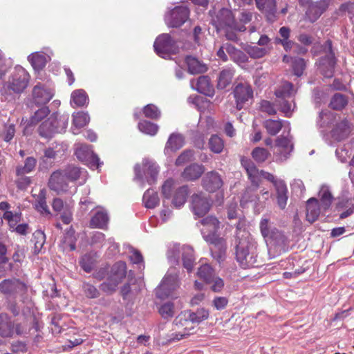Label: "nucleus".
Listing matches in <instances>:
<instances>
[{"instance_id":"obj_1","label":"nucleus","mask_w":354,"mask_h":354,"mask_svg":"<svg viewBox=\"0 0 354 354\" xmlns=\"http://www.w3.org/2000/svg\"><path fill=\"white\" fill-rule=\"evenodd\" d=\"M209 317V311L205 308H199L196 312L185 311L178 315L174 323L178 331L171 339L180 340L187 337L194 330V324H198Z\"/></svg>"},{"instance_id":"obj_2","label":"nucleus","mask_w":354,"mask_h":354,"mask_svg":"<svg viewBox=\"0 0 354 354\" xmlns=\"http://www.w3.org/2000/svg\"><path fill=\"white\" fill-rule=\"evenodd\" d=\"M333 122L332 129L330 131L331 137L340 141L346 138L353 129V125L346 118H341L329 111H322L319 113L317 123L320 127L328 125Z\"/></svg>"},{"instance_id":"obj_3","label":"nucleus","mask_w":354,"mask_h":354,"mask_svg":"<svg viewBox=\"0 0 354 354\" xmlns=\"http://www.w3.org/2000/svg\"><path fill=\"white\" fill-rule=\"evenodd\" d=\"M236 257L239 265L244 269L255 266L257 262L256 243L249 236L239 241L236 245Z\"/></svg>"},{"instance_id":"obj_4","label":"nucleus","mask_w":354,"mask_h":354,"mask_svg":"<svg viewBox=\"0 0 354 354\" xmlns=\"http://www.w3.org/2000/svg\"><path fill=\"white\" fill-rule=\"evenodd\" d=\"M29 79L30 75L24 68L21 67L17 68L12 80L5 84L1 90L2 95H5L6 100H10L12 92L21 93L28 86Z\"/></svg>"},{"instance_id":"obj_5","label":"nucleus","mask_w":354,"mask_h":354,"mask_svg":"<svg viewBox=\"0 0 354 354\" xmlns=\"http://www.w3.org/2000/svg\"><path fill=\"white\" fill-rule=\"evenodd\" d=\"M126 263L123 261L115 263L111 268L107 281L101 284V289L107 293L114 292L118 285L126 277Z\"/></svg>"},{"instance_id":"obj_6","label":"nucleus","mask_w":354,"mask_h":354,"mask_svg":"<svg viewBox=\"0 0 354 354\" xmlns=\"http://www.w3.org/2000/svg\"><path fill=\"white\" fill-rule=\"evenodd\" d=\"M142 165V169L138 165L135 167L136 179L139 180L142 185L145 181L149 185L154 183L159 173L158 166L156 162L149 160H144Z\"/></svg>"},{"instance_id":"obj_7","label":"nucleus","mask_w":354,"mask_h":354,"mask_svg":"<svg viewBox=\"0 0 354 354\" xmlns=\"http://www.w3.org/2000/svg\"><path fill=\"white\" fill-rule=\"evenodd\" d=\"M180 254L182 255L183 266L188 272H190L194 266V250L190 246L184 245L180 247L179 245H174L169 250L168 258L174 263L178 262Z\"/></svg>"},{"instance_id":"obj_8","label":"nucleus","mask_w":354,"mask_h":354,"mask_svg":"<svg viewBox=\"0 0 354 354\" xmlns=\"http://www.w3.org/2000/svg\"><path fill=\"white\" fill-rule=\"evenodd\" d=\"M178 287L177 274L169 270L164 277L159 287L156 290V295L160 299L172 295V292Z\"/></svg>"},{"instance_id":"obj_9","label":"nucleus","mask_w":354,"mask_h":354,"mask_svg":"<svg viewBox=\"0 0 354 354\" xmlns=\"http://www.w3.org/2000/svg\"><path fill=\"white\" fill-rule=\"evenodd\" d=\"M324 51L326 56L322 58L319 62L320 73L327 78L333 75L334 68L335 65V58L332 50V43L330 40L326 41L324 44Z\"/></svg>"},{"instance_id":"obj_10","label":"nucleus","mask_w":354,"mask_h":354,"mask_svg":"<svg viewBox=\"0 0 354 354\" xmlns=\"http://www.w3.org/2000/svg\"><path fill=\"white\" fill-rule=\"evenodd\" d=\"M289 133L290 129H288L286 136L281 135L275 140L277 151L274 152V156L276 157L277 161L282 162L286 160L292 151V138L289 135Z\"/></svg>"},{"instance_id":"obj_11","label":"nucleus","mask_w":354,"mask_h":354,"mask_svg":"<svg viewBox=\"0 0 354 354\" xmlns=\"http://www.w3.org/2000/svg\"><path fill=\"white\" fill-rule=\"evenodd\" d=\"M57 121V115L53 114L43 122L39 128L40 136L44 138H49L55 133L64 132L68 126L67 118H61L62 127H55Z\"/></svg>"},{"instance_id":"obj_12","label":"nucleus","mask_w":354,"mask_h":354,"mask_svg":"<svg viewBox=\"0 0 354 354\" xmlns=\"http://www.w3.org/2000/svg\"><path fill=\"white\" fill-rule=\"evenodd\" d=\"M189 10L185 6H176L166 13V24L172 28L181 26L189 18Z\"/></svg>"},{"instance_id":"obj_13","label":"nucleus","mask_w":354,"mask_h":354,"mask_svg":"<svg viewBox=\"0 0 354 354\" xmlns=\"http://www.w3.org/2000/svg\"><path fill=\"white\" fill-rule=\"evenodd\" d=\"M153 47L156 53L163 58L176 53L174 41L168 34H162L157 37Z\"/></svg>"},{"instance_id":"obj_14","label":"nucleus","mask_w":354,"mask_h":354,"mask_svg":"<svg viewBox=\"0 0 354 354\" xmlns=\"http://www.w3.org/2000/svg\"><path fill=\"white\" fill-rule=\"evenodd\" d=\"M75 146V155L80 160L91 165V167H99L100 158L93 153L90 146L82 143H78Z\"/></svg>"},{"instance_id":"obj_15","label":"nucleus","mask_w":354,"mask_h":354,"mask_svg":"<svg viewBox=\"0 0 354 354\" xmlns=\"http://www.w3.org/2000/svg\"><path fill=\"white\" fill-rule=\"evenodd\" d=\"M233 93L236 100V106L239 110L243 109L245 104L253 97L252 87L246 82L238 84Z\"/></svg>"},{"instance_id":"obj_16","label":"nucleus","mask_w":354,"mask_h":354,"mask_svg":"<svg viewBox=\"0 0 354 354\" xmlns=\"http://www.w3.org/2000/svg\"><path fill=\"white\" fill-rule=\"evenodd\" d=\"M53 90L40 82L35 85L32 91V100L37 105L47 104L53 98Z\"/></svg>"},{"instance_id":"obj_17","label":"nucleus","mask_w":354,"mask_h":354,"mask_svg":"<svg viewBox=\"0 0 354 354\" xmlns=\"http://www.w3.org/2000/svg\"><path fill=\"white\" fill-rule=\"evenodd\" d=\"M261 234L266 241H274L277 243L284 241V235L274 227L267 218H263L260 221Z\"/></svg>"},{"instance_id":"obj_18","label":"nucleus","mask_w":354,"mask_h":354,"mask_svg":"<svg viewBox=\"0 0 354 354\" xmlns=\"http://www.w3.org/2000/svg\"><path fill=\"white\" fill-rule=\"evenodd\" d=\"M212 24L218 32L227 28H235V21L232 13L227 8H223L218 12L212 19Z\"/></svg>"},{"instance_id":"obj_19","label":"nucleus","mask_w":354,"mask_h":354,"mask_svg":"<svg viewBox=\"0 0 354 354\" xmlns=\"http://www.w3.org/2000/svg\"><path fill=\"white\" fill-rule=\"evenodd\" d=\"M210 203L207 196L202 192L192 196V208L194 214L198 216H203L210 209Z\"/></svg>"},{"instance_id":"obj_20","label":"nucleus","mask_w":354,"mask_h":354,"mask_svg":"<svg viewBox=\"0 0 354 354\" xmlns=\"http://www.w3.org/2000/svg\"><path fill=\"white\" fill-rule=\"evenodd\" d=\"M205 241L211 245L210 250L212 257L218 262L223 261L227 248L225 239L218 234H214L209 238V240Z\"/></svg>"},{"instance_id":"obj_21","label":"nucleus","mask_w":354,"mask_h":354,"mask_svg":"<svg viewBox=\"0 0 354 354\" xmlns=\"http://www.w3.org/2000/svg\"><path fill=\"white\" fill-rule=\"evenodd\" d=\"M48 187L57 194L68 192V184L62 171H56L51 174Z\"/></svg>"},{"instance_id":"obj_22","label":"nucleus","mask_w":354,"mask_h":354,"mask_svg":"<svg viewBox=\"0 0 354 354\" xmlns=\"http://www.w3.org/2000/svg\"><path fill=\"white\" fill-rule=\"evenodd\" d=\"M26 288V285L15 278L4 279L0 282V292L6 295L22 292Z\"/></svg>"},{"instance_id":"obj_23","label":"nucleus","mask_w":354,"mask_h":354,"mask_svg":"<svg viewBox=\"0 0 354 354\" xmlns=\"http://www.w3.org/2000/svg\"><path fill=\"white\" fill-rule=\"evenodd\" d=\"M203 227L201 232L205 240H209V238L217 234L216 232L220 227V222L212 216H207L201 221Z\"/></svg>"},{"instance_id":"obj_24","label":"nucleus","mask_w":354,"mask_h":354,"mask_svg":"<svg viewBox=\"0 0 354 354\" xmlns=\"http://www.w3.org/2000/svg\"><path fill=\"white\" fill-rule=\"evenodd\" d=\"M203 187L209 192H214L223 185L221 176L216 171L207 172L202 180Z\"/></svg>"},{"instance_id":"obj_25","label":"nucleus","mask_w":354,"mask_h":354,"mask_svg":"<svg viewBox=\"0 0 354 354\" xmlns=\"http://www.w3.org/2000/svg\"><path fill=\"white\" fill-rule=\"evenodd\" d=\"M241 165L244 167L252 185L258 189L260 183V178L263 170H259L254 164L248 159L242 158Z\"/></svg>"},{"instance_id":"obj_26","label":"nucleus","mask_w":354,"mask_h":354,"mask_svg":"<svg viewBox=\"0 0 354 354\" xmlns=\"http://www.w3.org/2000/svg\"><path fill=\"white\" fill-rule=\"evenodd\" d=\"M191 85L199 93L205 95L212 96L214 95V86L207 76H201L196 80H192Z\"/></svg>"},{"instance_id":"obj_27","label":"nucleus","mask_w":354,"mask_h":354,"mask_svg":"<svg viewBox=\"0 0 354 354\" xmlns=\"http://www.w3.org/2000/svg\"><path fill=\"white\" fill-rule=\"evenodd\" d=\"M328 7L326 1H320L310 3L306 12V16L311 22L316 21Z\"/></svg>"},{"instance_id":"obj_28","label":"nucleus","mask_w":354,"mask_h":354,"mask_svg":"<svg viewBox=\"0 0 354 354\" xmlns=\"http://www.w3.org/2000/svg\"><path fill=\"white\" fill-rule=\"evenodd\" d=\"M322 207H319L318 201L311 198L307 201L306 205V219L310 223L315 222L321 213Z\"/></svg>"},{"instance_id":"obj_29","label":"nucleus","mask_w":354,"mask_h":354,"mask_svg":"<svg viewBox=\"0 0 354 354\" xmlns=\"http://www.w3.org/2000/svg\"><path fill=\"white\" fill-rule=\"evenodd\" d=\"M204 171L205 167L202 165L194 163L184 169L182 176L186 180H194L200 178Z\"/></svg>"},{"instance_id":"obj_30","label":"nucleus","mask_w":354,"mask_h":354,"mask_svg":"<svg viewBox=\"0 0 354 354\" xmlns=\"http://www.w3.org/2000/svg\"><path fill=\"white\" fill-rule=\"evenodd\" d=\"M14 323L5 314L0 315V335L3 337H10L14 334Z\"/></svg>"},{"instance_id":"obj_31","label":"nucleus","mask_w":354,"mask_h":354,"mask_svg":"<svg viewBox=\"0 0 354 354\" xmlns=\"http://www.w3.org/2000/svg\"><path fill=\"white\" fill-rule=\"evenodd\" d=\"M185 62L187 66L188 71L191 74L203 73L207 69L206 64L192 56H187L185 58Z\"/></svg>"},{"instance_id":"obj_32","label":"nucleus","mask_w":354,"mask_h":354,"mask_svg":"<svg viewBox=\"0 0 354 354\" xmlns=\"http://www.w3.org/2000/svg\"><path fill=\"white\" fill-rule=\"evenodd\" d=\"M188 193L187 186L184 185L176 189L174 192L172 205L176 208L183 206L187 201Z\"/></svg>"},{"instance_id":"obj_33","label":"nucleus","mask_w":354,"mask_h":354,"mask_svg":"<svg viewBox=\"0 0 354 354\" xmlns=\"http://www.w3.org/2000/svg\"><path fill=\"white\" fill-rule=\"evenodd\" d=\"M225 51L228 53L230 58L235 62L239 64L245 63L248 61V57L241 50L236 48L230 44H225Z\"/></svg>"},{"instance_id":"obj_34","label":"nucleus","mask_w":354,"mask_h":354,"mask_svg":"<svg viewBox=\"0 0 354 354\" xmlns=\"http://www.w3.org/2000/svg\"><path fill=\"white\" fill-rule=\"evenodd\" d=\"M184 145L183 136L177 133H171L166 143L165 151L168 152L169 150L175 151L180 149Z\"/></svg>"},{"instance_id":"obj_35","label":"nucleus","mask_w":354,"mask_h":354,"mask_svg":"<svg viewBox=\"0 0 354 354\" xmlns=\"http://www.w3.org/2000/svg\"><path fill=\"white\" fill-rule=\"evenodd\" d=\"M275 191L277 194V204L281 209H283L286 206L288 201V189L286 183L279 182L276 185Z\"/></svg>"},{"instance_id":"obj_36","label":"nucleus","mask_w":354,"mask_h":354,"mask_svg":"<svg viewBox=\"0 0 354 354\" xmlns=\"http://www.w3.org/2000/svg\"><path fill=\"white\" fill-rule=\"evenodd\" d=\"M109 217L104 210H97L91 219L90 225L92 227L103 228L106 225Z\"/></svg>"},{"instance_id":"obj_37","label":"nucleus","mask_w":354,"mask_h":354,"mask_svg":"<svg viewBox=\"0 0 354 354\" xmlns=\"http://www.w3.org/2000/svg\"><path fill=\"white\" fill-rule=\"evenodd\" d=\"M197 275L206 283L210 284L216 274L214 269L208 263H204L198 268Z\"/></svg>"},{"instance_id":"obj_38","label":"nucleus","mask_w":354,"mask_h":354,"mask_svg":"<svg viewBox=\"0 0 354 354\" xmlns=\"http://www.w3.org/2000/svg\"><path fill=\"white\" fill-rule=\"evenodd\" d=\"M234 74V71L231 68L223 69L218 78V88L224 89L229 86L232 82Z\"/></svg>"},{"instance_id":"obj_39","label":"nucleus","mask_w":354,"mask_h":354,"mask_svg":"<svg viewBox=\"0 0 354 354\" xmlns=\"http://www.w3.org/2000/svg\"><path fill=\"white\" fill-rule=\"evenodd\" d=\"M283 121L281 120H266L263 122V127L267 133L270 136L277 135L283 127Z\"/></svg>"},{"instance_id":"obj_40","label":"nucleus","mask_w":354,"mask_h":354,"mask_svg":"<svg viewBox=\"0 0 354 354\" xmlns=\"http://www.w3.org/2000/svg\"><path fill=\"white\" fill-rule=\"evenodd\" d=\"M257 7L266 14L273 16L276 12L275 0H255Z\"/></svg>"},{"instance_id":"obj_41","label":"nucleus","mask_w":354,"mask_h":354,"mask_svg":"<svg viewBox=\"0 0 354 354\" xmlns=\"http://www.w3.org/2000/svg\"><path fill=\"white\" fill-rule=\"evenodd\" d=\"M319 196L321 201V207L322 210L328 209L333 201V196L330 192L328 187L326 186H322L319 192Z\"/></svg>"},{"instance_id":"obj_42","label":"nucleus","mask_w":354,"mask_h":354,"mask_svg":"<svg viewBox=\"0 0 354 354\" xmlns=\"http://www.w3.org/2000/svg\"><path fill=\"white\" fill-rule=\"evenodd\" d=\"M143 202L147 208H154L159 204L158 194L153 189L147 190L143 195Z\"/></svg>"},{"instance_id":"obj_43","label":"nucleus","mask_w":354,"mask_h":354,"mask_svg":"<svg viewBox=\"0 0 354 354\" xmlns=\"http://www.w3.org/2000/svg\"><path fill=\"white\" fill-rule=\"evenodd\" d=\"M88 102V96L84 90L73 91L71 94V103L73 106H82Z\"/></svg>"},{"instance_id":"obj_44","label":"nucleus","mask_w":354,"mask_h":354,"mask_svg":"<svg viewBox=\"0 0 354 354\" xmlns=\"http://www.w3.org/2000/svg\"><path fill=\"white\" fill-rule=\"evenodd\" d=\"M35 208L42 214L49 215L50 212L46 201L45 192L40 190L35 201Z\"/></svg>"},{"instance_id":"obj_45","label":"nucleus","mask_w":354,"mask_h":354,"mask_svg":"<svg viewBox=\"0 0 354 354\" xmlns=\"http://www.w3.org/2000/svg\"><path fill=\"white\" fill-rule=\"evenodd\" d=\"M96 261V254L95 253H88L84 255L80 263L82 268L86 272H90L95 263Z\"/></svg>"},{"instance_id":"obj_46","label":"nucleus","mask_w":354,"mask_h":354,"mask_svg":"<svg viewBox=\"0 0 354 354\" xmlns=\"http://www.w3.org/2000/svg\"><path fill=\"white\" fill-rule=\"evenodd\" d=\"M28 60L35 70L41 69L46 64L45 55L39 53H32L28 56Z\"/></svg>"},{"instance_id":"obj_47","label":"nucleus","mask_w":354,"mask_h":354,"mask_svg":"<svg viewBox=\"0 0 354 354\" xmlns=\"http://www.w3.org/2000/svg\"><path fill=\"white\" fill-rule=\"evenodd\" d=\"M90 120V118L86 113L77 112L73 115V124L77 129H80L86 126Z\"/></svg>"},{"instance_id":"obj_48","label":"nucleus","mask_w":354,"mask_h":354,"mask_svg":"<svg viewBox=\"0 0 354 354\" xmlns=\"http://www.w3.org/2000/svg\"><path fill=\"white\" fill-rule=\"evenodd\" d=\"M138 129L145 134L154 136L158 131V126L151 122L143 120L139 122Z\"/></svg>"},{"instance_id":"obj_49","label":"nucleus","mask_w":354,"mask_h":354,"mask_svg":"<svg viewBox=\"0 0 354 354\" xmlns=\"http://www.w3.org/2000/svg\"><path fill=\"white\" fill-rule=\"evenodd\" d=\"M348 103L345 95L341 93H335L331 98L330 106L333 109L340 110L343 109Z\"/></svg>"},{"instance_id":"obj_50","label":"nucleus","mask_w":354,"mask_h":354,"mask_svg":"<svg viewBox=\"0 0 354 354\" xmlns=\"http://www.w3.org/2000/svg\"><path fill=\"white\" fill-rule=\"evenodd\" d=\"M293 93V85L286 82L275 91V95L278 99H286L290 97Z\"/></svg>"},{"instance_id":"obj_51","label":"nucleus","mask_w":354,"mask_h":354,"mask_svg":"<svg viewBox=\"0 0 354 354\" xmlns=\"http://www.w3.org/2000/svg\"><path fill=\"white\" fill-rule=\"evenodd\" d=\"M209 147L212 152L220 153L224 148L223 140L216 135L212 136L209 140Z\"/></svg>"},{"instance_id":"obj_52","label":"nucleus","mask_w":354,"mask_h":354,"mask_svg":"<svg viewBox=\"0 0 354 354\" xmlns=\"http://www.w3.org/2000/svg\"><path fill=\"white\" fill-rule=\"evenodd\" d=\"M251 155L256 162H263L268 159L270 153L265 148L256 147L252 150Z\"/></svg>"},{"instance_id":"obj_53","label":"nucleus","mask_w":354,"mask_h":354,"mask_svg":"<svg viewBox=\"0 0 354 354\" xmlns=\"http://www.w3.org/2000/svg\"><path fill=\"white\" fill-rule=\"evenodd\" d=\"M50 113L48 107L43 106L35 112L34 115L30 118L29 123L30 125H35L42 119L46 118Z\"/></svg>"},{"instance_id":"obj_54","label":"nucleus","mask_w":354,"mask_h":354,"mask_svg":"<svg viewBox=\"0 0 354 354\" xmlns=\"http://www.w3.org/2000/svg\"><path fill=\"white\" fill-rule=\"evenodd\" d=\"M45 241H46V235L42 231L37 230L33 234L32 241L34 242V245H35V253H38L41 251V250L45 243Z\"/></svg>"},{"instance_id":"obj_55","label":"nucleus","mask_w":354,"mask_h":354,"mask_svg":"<svg viewBox=\"0 0 354 354\" xmlns=\"http://www.w3.org/2000/svg\"><path fill=\"white\" fill-rule=\"evenodd\" d=\"M257 189L254 186L248 187L245 189L243 194L241 203H248L257 201L259 200V197L255 194Z\"/></svg>"},{"instance_id":"obj_56","label":"nucleus","mask_w":354,"mask_h":354,"mask_svg":"<svg viewBox=\"0 0 354 354\" xmlns=\"http://www.w3.org/2000/svg\"><path fill=\"white\" fill-rule=\"evenodd\" d=\"M176 183L172 179H167L162 186V194L166 198H170L175 189Z\"/></svg>"},{"instance_id":"obj_57","label":"nucleus","mask_w":354,"mask_h":354,"mask_svg":"<svg viewBox=\"0 0 354 354\" xmlns=\"http://www.w3.org/2000/svg\"><path fill=\"white\" fill-rule=\"evenodd\" d=\"M248 54L254 59L261 58L266 55L267 50L265 48H260L256 46H248L245 49Z\"/></svg>"},{"instance_id":"obj_58","label":"nucleus","mask_w":354,"mask_h":354,"mask_svg":"<svg viewBox=\"0 0 354 354\" xmlns=\"http://www.w3.org/2000/svg\"><path fill=\"white\" fill-rule=\"evenodd\" d=\"M143 113L145 117L151 119H158L160 116V111L153 104H147L143 109Z\"/></svg>"},{"instance_id":"obj_59","label":"nucleus","mask_w":354,"mask_h":354,"mask_svg":"<svg viewBox=\"0 0 354 354\" xmlns=\"http://www.w3.org/2000/svg\"><path fill=\"white\" fill-rule=\"evenodd\" d=\"M159 313L163 318L172 317L174 315V308L171 303L167 302L162 304L159 308Z\"/></svg>"},{"instance_id":"obj_60","label":"nucleus","mask_w":354,"mask_h":354,"mask_svg":"<svg viewBox=\"0 0 354 354\" xmlns=\"http://www.w3.org/2000/svg\"><path fill=\"white\" fill-rule=\"evenodd\" d=\"M63 174L66 181L68 180H76L80 177V170L77 167L70 166L63 172Z\"/></svg>"},{"instance_id":"obj_61","label":"nucleus","mask_w":354,"mask_h":354,"mask_svg":"<svg viewBox=\"0 0 354 354\" xmlns=\"http://www.w3.org/2000/svg\"><path fill=\"white\" fill-rule=\"evenodd\" d=\"M305 61L302 58H295L292 61V68L297 76H301L305 68Z\"/></svg>"},{"instance_id":"obj_62","label":"nucleus","mask_w":354,"mask_h":354,"mask_svg":"<svg viewBox=\"0 0 354 354\" xmlns=\"http://www.w3.org/2000/svg\"><path fill=\"white\" fill-rule=\"evenodd\" d=\"M193 156L194 151L192 150L184 151L176 159V165L177 166H180L186 163L187 162L190 161Z\"/></svg>"},{"instance_id":"obj_63","label":"nucleus","mask_w":354,"mask_h":354,"mask_svg":"<svg viewBox=\"0 0 354 354\" xmlns=\"http://www.w3.org/2000/svg\"><path fill=\"white\" fill-rule=\"evenodd\" d=\"M276 103L280 106V111L284 113L286 116H289L293 110L291 104L286 99H278Z\"/></svg>"},{"instance_id":"obj_64","label":"nucleus","mask_w":354,"mask_h":354,"mask_svg":"<svg viewBox=\"0 0 354 354\" xmlns=\"http://www.w3.org/2000/svg\"><path fill=\"white\" fill-rule=\"evenodd\" d=\"M3 218L8 221L9 226L14 230L17 226L19 217L17 214H13L12 212L7 211L4 213Z\"/></svg>"}]
</instances>
